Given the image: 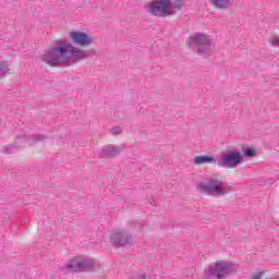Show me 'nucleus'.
I'll use <instances>...</instances> for the list:
<instances>
[{
    "instance_id": "1",
    "label": "nucleus",
    "mask_w": 279,
    "mask_h": 279,
    "mask_svg": "<svg viewBox=\"0 0 279 279\" xmlns=\"http://www.w3.org/2000/svg\"><path fill=\"white\" fill-rule=\"evenodd\" d=\"M71 56L73 58H86L81 49L72 47L65 40H59L43 56V60L49 66H60V64H69Z\"/></svg>"
},
{
    "instance_id": "2",
    "label": "nucleus",
    "mask_w": 279,
    "mask_h": 279,
    "mask_svg": "<svg viewBox=\"0 0 279 279\" xmlns=\"http://www.w3.org/2000/svg\"><path fill=\"white\" fill-rule=\"evenodd\" d=\"M198 189L208 195H226L228 193V185L217 178L207 179L206 183L198 185Z\"/></svg>"
},
{
    "instance_id": "3",
    "label": "nucleus",
    "mask_w": 279,
    "mask_h": 279,
    "mask_svg": "<svg viewBox=\"0 0 279 279\" xmlns=\"http://www.w3.org/2000/svg\"><path fill=\"white\" fill-rule=\"evenodd\" d=\"M150 14L154 16H169L171 15V1L157 0L150 3Z\"/></svg>"
},
{
    "instance_id": "4",
    "label": "nucleus",
    "mask_w": 279,
    "mask_h": 279,
    "mask_svg": "<svg viewBox=\"0 0 279 279\" xmlns=\"http://www.w3.org/2000/svg\"><path fill=\"white\" fill-rule=\"evenodd\" d=\"M95 267V262L92 259H85L82 257H73L71 259V264L66 265L70 271L77 272V271H88V269H93Z\"/></svg>"
},
{
    "instance_id": "5",
    "label": "nucleus",
    "mask_w": 279,
    "mask_h": 279,
    "mask_svg": "<svg viewBox=\"0 0 279 279\" xmlns=\"http://www.w3.org/2000/svg\"><path fill=\"white\" fill-rule=\"evenodd\" d=\"M243 160V156H241V153L233 150L226 154L220 161V167H226L227 169H234V167H238L239 163Z\"/></svg>"
},
{
    "instance_id": "6",
    "label": "nucleus",
    "mask_w": 279,
    "mask_h": 279,
    "mask_svg": "<svg viewBox=\"0 0 279 279\" xmlns=\"http://www.w3.org/2000/svg\"><path fill=\"white\" fill-rule=\"evenodd\" d=\"M193 45H196L198 53H204V51H208L210 40L206 35L197 34L195 37H190L187 47H193Z\"/></svg>"
},
{
    "instance_id": "7",
    "label": "nucleus",
    "mask_w": 279,
    "mask_h": 279,
    "mask_svg": "<svg viewBox=\"0 0 279 279\" xmlns=\"http://www.w3.org/2000/svg\"><path fill=\"white\" fill-rule=\"evenodd\" d=\"M230 274H232V264L217 262L216 268L209 269V276L211 278L222 279Z\"/></svg>"
},
{
    "instance_id": "8",
    "label": "nucleus",
    "mask_w": 279,
    "mask_h": 279,
    "mask_svg": "<svg viewBox=\"0 0 279 279\" xmlns=\"http://www.w3.org/2000/svg\"><path fill=\"white\" fill-rule=\"evenodd\" d=\"M70 38L74 45H77L78 47H88L89 45H93L95 41L93 38H90L86 33L72 31L70 33Z\"/></svg>"
},
{
    "instance_id": "9",
    "label": "nucleus",
    "mask_w": 279,
    "mask_h": 279,
    "mask_svg": "<svg viewBox=\"0 0 279 279\" xmlns=\"http://www.w3.org/2000/svg\"><path fill=\"white\" fill-rule=\"evenodd\" d=\"M113 241L116 245H128L130 243V236L124 232H117L113 235Z\"/></svg>"
},
{
    "instance_id": "10",
    "label": "nucleus",
    "mask_w": 279,
    "mask_h": 279,
    "mask_svg": "<svg viewBox=\"0 0 279 279\" xmlns=\"http://www.w3.org/2000/svg\"><path fill=\"white\" fill-rule=\"evenodd\" d=\"M215 162V158L208 155L196 156L194 158V165H213Z\"/></svg>"
},
{
    "instance_id": "11",
    "label": "nucleus",
    "mask_w": 279,
    "mask_h": 279,
    "mask_svg": "<svg viewBox=\"0 0 279 279\" xmlns=\"http://www.w3.org/2000/svg\"><path fill=\"white\" fill-rule=\"evenodd\" d=\"M119 154V150L116 147L107 146L102 148V156L105 158H114Z\"/></svg>"
},
{
    "instance_id": "12",
    "label": "nucleus",
    "mask_w": 279,
    "mask_h": 279,
    "mask_svg": "<svg viewBox=\"0 0 279 279\" xmlns=\"http://www.w3.org/2000/svg\"><path fill=\"white\" fill-rule=\"evenodd\" d=\"M213 5L215 8H218L219 10H223L228 3H230V0H210Z\"/></svg>"
},
{
    "instance_id": "13",
    "label": "nucleus",
    "mask_w": 279,
    "mask_h": 279,
    "mask_svg": "<svg viewBox=\"0 0 279 279\" xmlns=\"http://www.w3.org/2000/svg\"><path fill=\"white\" fill-rule=\"evenodd\" d=\"M184 8V1L182 0H174L173 4L171 5L170 2V12L173 14V10H182Z\"/></svg>"
},
{
    "instance_id": "14",
    "label": "nucleus",
    "mask_w": 279,
    "mask_h": 279,
    "mask_svg": "<svg viewBox=\"0 0 279 279\" xmlns=\"http://www.w3.org/2000/svg\"><path fill=\"white\" fill-rule=\"evenodd\" d=\"M243 156H245V158H254V156H256V149L254 148L245 149L243 153Z\"/></svg>"
},
{
    "instance_id": "15",
    "label": "nucleus",
    "mask_w": 279,
    "mask_h": 279,
    "mask_svg": "<svg viewBox=\"0 0 279 279\" xmlns=\"http://www.w3.org/2000/svg\"><path fill=\"white\" fill-rule=\"evenodd\" d=\"M8 73V63L1 62L0 63V77H3Z\"/></svg>"
},
{
    "instance_id": "16",
    "label": "nucleus",
    "mask_w": 279,
    "mask_h": 279,
    "mask_svg": "<svg viewBox=\"0 0 279 279\" xmlns=\"http://www.w3.org/2000/svg\"><path fill=\"white\" fill-rule=\"evenodd\" d=\"M263 278V271L258 272L257 275H254L252 279H260Z\"/></svg>"
},
{
    "instance_id": "17",
    "label": "nucleus",
    "mask_w": 279,
    "mask_h": 279,
    "mask_svg": "<svg viewBox=\"0 0 279 279\" xmlns=\"http://www.w3.org/2000/svg\"><path fill=\"white\" fill-rule=\"evenodd\" d=\"M271 45H279V38L278 37L272 38Z\"/></svg>"
},
{
    "instance_id": "18",
    "label": "nucleus",
    "mask_w": 279,
    "mask_h": 279,
    "mask_svg": "<svg viewBox=\"0 0 279 279\" xmlns=\"http://www.w3.org/2000/svg\"><path fill=\"white\" fill-rule=\"evenodd\" d=\"M111 132H112V134H114L117 136V134H119L121 132V130L112 129Z\"/></svg>"
}]
</instances>
